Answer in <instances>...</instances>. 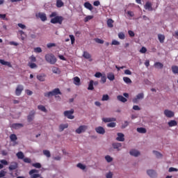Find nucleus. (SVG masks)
<instances>
[{"instance_id":"25","label":"nucleus","mask_w":178,"mask_h":178,"mask_svg":"<svg viewBox=\"0 0 178 178\" xmlns=\"http://www.w3.org/2000/svg\"><path fill=\"white\" fill-rule=\"evenodd\" d=\"M23 126H24L23 124L15 123V124H13L12 127H13V129H20V128L23 127Z\"/></svg>"},{"instance_id":"12","label":"nucleus","mask_w":178,"mask_h":178,"mask_svg":"<svg viewBox=\"0 0 178 178\" xmlns=\"http://www.w3.org/2000/svg\"><path fill=\"white\" fill-rule=\"evenodd\" d=\"M144 8L146 10H149V11L154 10V9L152 8V3L149 1L146 2Z\"/></svg>"},{"instance_id":"10","label":"nucleus","mask_w":178,"mask_h":178,"mask_svg":"<svg viewBox=\"0 0 178 178\" xmlns=\"http://www.w3.org/2000/svg\"><path fill=\"white\" fill-rule=\"evenodd\" d=\"M36 16H38L42 22H47V14L44 13H39Z\"/></svg>"},{"instance_id":"24","label":"nucleus","mask_w":178,"mask_h":178,"mask_svg":"<svg viewBox=\"0 0 178 178\" xmlns=\"http://www.w3.org/2000/svg\"><path fill=\"white\" fill-rule=\"evenodd\" d=\"M117 99L118 101H120V102H127V99H126L124 97H123L122 95H118L117 96Z\"/></svg>"},{"instance_id":"56","label":"nucleus","mask_w":178,"mask_h":178,"mask_svg":"<svg viewBox=\"0 0 178 178\" xmlns=\"http://www.w3.org/2000/svg\"><path fill=\"white\" fill-rule=\"evenodd\" d=\"M70 38L71 40V44L73 45V44H74V42L76 41V39L74 38V35H70Z\"/></svg>"},{"instance_id":"21","label":"nucleus","mask_w":178,"mask_h":178,"mask_svg":"<svg viewBox=\"0 0 178 178\" xmlns=\"http://www.w3.org/2000/svg\"><path fill=\"white\" fill-rule=\"evenodd\" d=\"M18 33L21 35V40L22 41H24L27 37V35H26V33H24V31H19Z\"/></svg>"},{"instance_id":"11","label":"nucleus","mask_w":178,"mask_h":178,"mask_svg":"<svg viewBox=\"0 0 178 178\" xmlns=\"http://www.w3.org/2000/svg\"><path fill=\"white\" fill-rule=\"evenodd\" d=\"M164 115L167 118H173V116H175V113H173V111H170V110H165L164 111Z\"/></svg>"},{"instance_id":"39","label":"nucleus","mask_w":178,"mask_h":178,"mask_svg":"<svg viewBox=\"0 0 178 178\" xmlns=\"http://www.w3.org/2000/svg\"><path fill=\"white\" fill-rule=\"evenodd\" d=\"M28 66L30 67L31 69H37V67H38L35 63H29Z\"/></svg>"},{"instance_id":"38","label":"nucleus","mask_w":178,"mask_h":178,"mask_svg":"<svg viewBox=\"0 0 178 178\" xmlns=\"http://www.w3.org/2000/svg\"><path fill=\"white\" fill-rule=\"evenodd\" d=\"M38 109H39V111H41L42 112H44L45 113H47V112H48V111H47V108H45V106H44L42 105L38 106Z\"/></svg>"},{"instance_id":"15","label":"nucleus","mask_w":178,"mask_h":178,"mask_svg":"<svg viewBox=\"0 0 178 178\" xmlns=\"http://www.w3.org/2000/svg\"><path fill=\"white\" fill-rule=\"evenodd\" d=\"M83 6L86 9H88V10H92V9H94V7H92V5L90 3V2L88 1L84 3Z\"/></svg>"},{"instance_id":"46","label":"nucleus","mask_w":178,"mask_h":178,"mask_svg":"<svg viewBox=\"0 0 178 178\" xmlns=\"http://www.w3.org/2000/svg\"><path fill=\"white\" fill-rule=\"evenodd\" d=\"M52 72L53 73H54L55 74H58L59 73V68L56 67H52Z\"/></svg>"},{"instance_id":"45","label":"nucleus","mask_w":178,"mask_h":178,"mask_svg":"<svg viewBox=\"0 0 178 178\" xmlns=\"http://www.w3.org/2000/svg\"><path fill=\"white\" fill-rule=\"evenodd\" d=\"M93 18H94V16H92V15H88V16H86L85 17L84 22H85V23H87V22H88L89 20H91Z\"/></svg>"},{"instance_id":"59","label":"nucleus","mask_w":178,"mask_h":178,"mask_svg":"<svg viewBox=\"0 0 178 178\" xmlns=\"http://www.w3.org/2000/svg\"><path fill=\"white\" fill-rule=\"evenodd\" d=\"M129 126V122L124 121V122L122 124V129H126Z\"/></svg>"},{"instance_id":"30","label":"nucleus","mask_w":178,"mask_h":178,"mask_svg":"<svg viewBox=\"0 0 178 178\" xmlns=\"http://www.w3.org/2000/svg\"><path fill=\"white\" fill-rule=\"evenodd\" d=\"M138 133H140L141 134H145L147 133V129L145 128L140 127L137 128Z\"/></svg>"},{"instance_id":"58","label":"nucleus","mask_w":178,"mask_h":178,"mask_svg":"<svg viewBox=\"0 0 178 178\" xmlns=\"http://www.w3.org/2000/svg\"><path fill=\"white\" fill-rule=\"evenodd\" d=\"M107 127H116V122H110L107 124Z\"/></svg>"},{"instance_id":"49","label":"nucleus","mask_w":178,"mask_h":178,"mask_svg":"<svg viewBox=\"0 0 178 178\" xmlns=\"http://www.w3.org/2000/svg\"><path fill=\"white\" fill-rule=\"evenodd\" d=\"M153 153L156 156V158H162V154L159 153L157 151H153Z\"/></svg>"},{"instance_id":"36","label":"nucleus","mask_w":178,"mask_h":178,"mask_svg":"<svg viewBox=\"0 0 178 178\" xmlns=\"http://www.w3.org/2000/svg\"><path fill=\"white\" fill-rule=\"evenodd\" d=\"M158 38H159V42L161 44H163V42H165V35L159 34L158 35Z\"/></svg>"},{"instance_id":"14","label":"nucleus","mask_w":178,"mask_h":178,"mask_svg":"<svg viewBox=\"0 0 178 178\" xmlns=\"http://www.w3.org/2000/svg\"><path fill=\"white\" fill-rule=\"evenodd\" d=\"M118 137L116 138L117 141H124V134L122 133L117 134Z\"/></svg>"},{"instance_id":"2","label":"nucleus","mask_w":178,"mask_h":178,"mask_svg":"<svg viewBox=\"0 0 178 178\" xmlns=\"http://www.w3.org/2000/svg\"><path fill=\"white\" fill-rule=\"evenodd\" d=\"M64 19H65L62 16H56L51 19L50 23H52V24H62V23H63Z\"/></svg>"},{"instance_id":"19","label":"nucleus","mask_w":178,"mask_h":178,"mask_svg":"<svg viewBox=\"0 0 178 178\" xmlns=\"http://www.w3.org/2000/svg\"><path fill=\"white\" fill-rule=\"evenodd\" d=\"M0 63L4 66H8V67H12V64L10 62L5 61L3 59H0Z\"/></svg>"},{"instance_id":"17","label":"nucleus","mask_w":178,"mask_h":178,"mask_svg":"<svg viewBox=\"0 0 178 178\" xmlns=\"http://www.w3.org/2000/svg\"><path fill=\"white\" fill-rule=\"evenodd\" d=\"M147 173L148 176H149V177H152V178H154L155 177V176H156V172H155V171L153 170H148L147 171Z\"/></svg>"},{"instance_id":"63","label":"nucleus","mask_w":178,"mask_h":178,"mask_svg":"<svg viewBox=\"0 0 178 178\" xmlns=\"http://www.w3.org/2000/svg\"><path fill=\"white\" fill-rule=\"evenodd\" d=\"M102 76H103L102 73H101V72H96L95 74V77H97V79H99Z\"/></svg>"},{"instance_id":"44","label":"nucleus","mask_w":178,"mask_h":178,"mask_svg":"<svg viewBox=\"0 0 178 178\" xmlns=\"http://www.w3.org/2000/svg\"><path fill=\"white\" fill-rule=\"evenodd\" d=\"M83 58H85L86 59H90L91 58V55L89 54L88 52L87 51H84L83 54Z\"/></svg>"},{"instance_id":"20","label":"nucleus","mask_w":178,"mask_h":178,"mask_svg":"<svg viewBox=\"0 0 178 178\" xmlns=\"http://www.w3.org/2000/svg\"><path fill=\"white\" fill-rule=\"evenodd\" d=\"M46 77L47 75H45V74H42L37 76V79L39 80V81H45Z\"/></svg>"},{"instance_id":"41","label":"nucleus","mask_w":178,"mask_h":178,"mask_svg":"<svg viewBox=\"0 0 178 178\" xmlns=\"http://www.w3.org/2000/svg\"><path fill=\"white\" fill-rule=\"evenodd\" d=\"M113 147L115 149H118L119 151V148L122 147V143H113Z\"/></svg>"},{"instance_id":"37","label":"nucleus","mask_w":178,"mask_h":178,"mask_svg":"<svg viewBox=\"0 0 178 178\" xmlns=\"http://www.w3.org/2000/svg\"><path fill=\"white\" fill-rule=\"evenodd\" d=\"M88 90H94V81H92V80L90 81V83H89V85L88 87Z\"/></svg>"},{"instance_id":"28","label":"nucleus","mask_w":178,"mask_h":178,"mask_svg":"<svg viewBox=\"0 0 178 178\" xmlns=\"http://www.w3.org/2000/svg\"><path fill=\"white\" fill-rule=\"evenodd\" d=\"M102 120H103V122H104V123H109V122H115L116 120V119L106 118H103Z\"/></svg>"},{"instance_id":"50","label":"nucleus","mask_w":178,"mask_h":178,"mask_svg":"<svg viewBox=\"0 0 178 178\" xmlns=\"http://www.w3.org/2000/svg\"><path fill=\"white\" fill-rule=\"evenodd\" d=\"M32 166H33V168H36L37 169H40L41 163H33Z\"/></svg>"},{"instance_id":"40","label":"nucleus","mask_w":178,"mask_h":178,"mask_svg":"<svg viewBox=\"0 0 178 178\" xmlns=\"http://www.w3.org/2000/svg\"><path fill=\"white\" fill-rule=\"evenodd\" d=\"M123 81H124V83H126L127 84H131V79H130V78L127 77V76H124L123 77Z\"/></svg>"},{"instance_id":"64","label":"nucleus","mask_w":178,"mask_h":178,"mask_svg":"<svg viewBox=\"0 0 178 178\" xmlns=\"http://www.w3.org/2000/svg\"><path fill=\"white\" fill-rule=\"evenodd\" d=\"M140 54H145V52H147V48L143 47L140 49Z\"/></svg>"},{"instance_id":"35","label":"nucleus","mask_w":178,"mask_h":178,"mask_svg":"<svg viewBox=\"0 0 178 178\" xmlns=\"http://www.w3.org/2000/svg\"><path fill=\"white\" fill-rule=\"evenodd\" d=\"M65 3L62 1V0H57L56 1V6L57 8H62V6H64Z\"/></svg>"},{"instance_id":"31","label":"nucleus","mask_w":178,"mask_h":178,"mask_svg":"<svg viewBox=\"0 0 178 178\" xmlns=\"http://www.w3.org/2000/svg\"><path fill=\"white\" fill-rule=\"evenodd\" d=\"M10 140L13 143H15L17 140V136H16V134H13L11 135H10Z\"/></svg>"},{"instance_id":"51","label":"nucleus","mask_w":178,"mask_h":178,"mask_svg":"<svg viewBox=\"0 0 178 178\" xmlns=\"http://www.w3.org/2000/svg\"><path fill=\"white\" fill-rule=\"evenodd\" d=\"M101 83H102L103 84H105V83H106V76L103 75L101 76Z\"/></svg>"},{"instance_id":"61","label":"nucleus","mask_w":178,"mask_h":178,"mask_svg":"<svg viewBox=\"0 0 178 178\" xmlns=\"http://www.w3.org/2000/svg\"><path fill=\"white\" fill-rule=\"evenodd\" d=\"M0 19H2V20H8V18H6V14H0Z\"/></svg>"},{"instance_id":"29","label":"nucleus","mask_w":178,"mask_h":178,"mask_svg":"<svg viewBox=\"0 0 178 178\" xmlns=\"http://www.w3.org/2000/svg\"><path fill=\"white\" fill-rule=\"evenodd\" d=\"M154 67H156V69H163V64H162L160 62H156L154 63Z\"/></svg>"},{"instance_id":"22","label":"nucleus","mask_w":178,"mask_h":178,"mask_svg":"<svg viewBox=\"0 0 178 178\" xmlns=\"http://www.w3.org/2000/svg\"><path fill=\"white\" fill-rule=\"evenodd\" d=\"M74 84H75V86H81V83L79 76L74 77Z\"/></svg>"},{"instance_id":"9","label":"nucleus","mask_w":178,"mask_h":178,"mask_svg":"<svg viewBox=\"0 0 178 178\" xmlns=\"http://www.w3.org/2000/svg\"><path fill=\"white\" fill-rule=\"evenodd\" d=\"M34 173H38V170H35V169H33V170H31L30 172H29V175L31 176V178H38V177H40V174H34Z\"/></svg>"},{"instance_id":"42","label":"nucleus","mask_w":178,"mask_h":178,"mask_svg":"<svg viewBox=\"0 0 178 178\" xmlns=\"http://www.w3.org/2000/svg\"><path fill=\"white\" fill-rule=\"evenodd\" d=\"M172 70L174 74H178V67L177 65H173L172 67Z\"/></svg>"},{"instance_id":"57","label":"nucleus","mask_w":178,"mask_h":178,"mask_svg":"<svg viewBox=\"0 0 178 178\" xmlns=\"http://www.w3.org/2000/svg\"><path fill=\"white\" fill-rule=\"evenodd\" d=\"M109 99V95H104L102 101H108Z\"/></svg>"},{"instance_id":"4","label":"nucleus","mask_w":178,"mask_h":178,"mask_svg":"<svg viewBox=\"0 0 178 178\" xmlns=\"http://www.w3.org/2000/svg\"><path fill=\"white\" fill-rule=\"evenodd\" d=\"M88 127L86 125H81L79 128H77L75 131L76 134H81V133H84L86 130H87Z\"/></svg>"},{"instance_id":"60","label":"nucleus","mask_w":178,"mask_h":178,"mask_svg":"<svg viewBox=\"0 0 178 178\" xmlns=\"http://www.w3.org/2000/svg\"><path fill=\"white\" fill-rule=\"evenodd\" d=\"M44 97H47V98H49V97H54L52 95V92H47L46 93H44Z\"/></svg>"},{"instance_id":"32","label":"nucleus","mask_w":178,"mask_h":178,"mask_svg":"<svg viewBox=\"0 0 178 178\" xmlns=\"http://www.w3.org/2000/svg\"><path fill=\"white\" fill-rule=\"evenodd\" d=\"M35 62H37V58L34 55H32L29 57V63H35Z\"/></svg>"},{"instance_id":"48","label":"nucleus","mask_w":178,"mask_h":178,"mask_svg":"<svg viewBox=\"0 0 178 178\" xmlns=\"http://www.w3.org/2000/svg\"><path fill=\"white\" fill-rule=\"evenodd\" d=\"M105 159L108 163L112 162V161H113V159L112 157H111V156H109V155L106 156Z\"/></svg>"},{"instance_id":"1","label":"nucleus","mask_w":178,"mask_h":178,"mask_svg":"<svg viewBox=\"0 0 178 178\" xmlns=\"http://www.w3.org/2000/svg\"><path fill=\"white\" fill-rule=\"evenodd\" d=\"M46 62L50 65H55L56 63V57L53 54H47L44 56Z\"/></svg>"},{"instance_id":"3","label":"nucleus","mask_w":178,"mask_h":178,"mask_svg":"<svg viewBox=\"0 0 178 178\" xmlns=\"http://www.w3.org/2000/svg\"><path fill=\"white\" fill-rule=\"evenodd\" d=\"M74 113V110L71 109L70 111H66L64 112V115L67 118V119H74V115L73 114Z\"/></svg>"},{"instance_id":"6","label":"nucleus","mask_w":178,"mask_h":178,"mask_svg":"<svg viewBox=\"0 0 178 178\" xmlns=\"http://www.w3.org/2000/svg\"><path fill=\"white\" fill-rule=\"evenodd\" d=\"M144 99V93H139L136 95V97L132 99V102H134V104H137L138 102V99Z\"/></svg>"},{"instance_id":"23","label":"nucleus","mask_w":178,"mask_h":178,"mask_svg":"<svg viewBox=\"0 0 178 178\" xmlns=\"http://www.w3.org/2000/svg\"><path fill=\"white\" fill-rule=\"evenodd\" d=\"M69 127L68 124H61L59 126V131H63L65 129H67Z\"/></svg>"},{"instance_id":"33","label":"nucleus","mask_w":178,"mask_h":178,"mask_svg":"<svg viewBox=\"0 0 178 178\" xmlns=\"http://www.w3.org/2000/svg\"><path fill=\"white\" fill-rule=\"evenodd\" d=\"M17 157L18 159H24V154H23V152H18L17 153Z\"/></svg>"},{"instance_id":"55","label":"nucleus","mask_w":178,"mask_h":178,"mask_svg":"<svg viewBox=\"0 0 178 178\" xmlns=\"http://www.w3.org/2000/svg\"><path fill=\"white\" fill-rule=\"evenodd\" d=\"M95 42H97V44H104V40H101L99 38H95Z\"/></svg>"},{"instance_id":"47","label":"nucleus","mask_w":178,"mask_h":178,"mask_svg":"<svg viewBox=\"0 0 178 178\" xmlns=\"http://www.w3.org/2000/svg\"><path fill=\"white\" fill-rule=\"evenodd\" d=\"M34 52H35L36 54H41V52H42V49H41V47H35L34 49Z\"/></svg>"},{"instance_id":"7","label":"nucleus","mask_w":178,"mask_h":178,"mask_svg":"<svg viewBox=\"0 0 178 178\" xmlns=\"http://www.w3.org/2000/svg\"><path fill=\"white\" fill-rule=\"evenodd\" d=\"M51 94L53 95V97H56V98H60V97L59 96H56V95H62V92H60V90H59V88H55L51 91Z\"/></svg>"},{"instance_id":"18","label":"nucleus","mask_w":178,"mask_h":178,"mask_svg":"<svg viewBox=\"0 0 178 178\" xmlns=\"http://www.w3.org/2000/svg\"><path fill=\"white\" fill-rule=\"evenodd\" d=\"M129 154L132 156H138V155H140V152H138V150H136V149H131L129 152Z\"/></svg>"},{"instance_id":"53","label":"nucleus","mask_w":178,"mask_h":178,"mask_svg":"<svg viewBox=\"0 0 178 178\" xmlns=\"http://www.w3.org/2000/svg\"><path fill=\"white\" fill-rule=\"evenodd\" d=\"M23 161L25 163H31V159L30 158H27V157L24 158Z\"/></svg>"},{"instance_id":"27","label":"nucleus","mask_w":178,"mask_h":178,"mask_svg":"<svg viewBox=\"0 0 178 178\" xmlns=\"http://www.w3.org/2000/svg\"><path fill=\"white\" fill-rule=\"evenodd\" d=\"M168 126L169 127H174L175 126H177V122L175 120H170L168 122Z\"/></svg>"},{"instance_id":"54","label":"nucleus","mask_w":178,"mask_h":178,"mask_svg":"<svg viewBox=\"0 0 178 178\" xmlns=\"http://www.w3.org/2000/svg\"><path fill=\"white\" fill-rule=\"evenodd\" d=\"M77 168H79V169H81L82 170H84V169H86V165L79 163L77 164Z\"/></svg>"},{"instance_id":"43","label":"nucleus","mask_w":178,"mask_h":178,"mask_svg":"<svg viewBox=\"0 0 178 178\" xmlns=\"http://www.w3.org/2000/svg\"><path fill=\"white\" fill-rule=\"evenodd\" d=\"M43 154L47 156V158H51V152L49 150H43Z\"/></svg>"},{"instance_id":"26","label":"nucleus","mask_w":178,"mask_h":178,"mask_svg":"<svg viewBox=\"0 0 178 178\" xmlns=\"http://www.w3.org/2000/svg\"><path fill=\"white\" fill-rule=\"evenodd\" d=\"M107 79H108L110 81H113V80H115V74L112 72L107 74Z\"/></svg>"},{"instance_id":"13","label":"nucleus","mask_w":178,"mask_h":178,"mask_svg":"<svg viewBox=\"0 0 178 178\" xmlns=\"http://www.w3.org/2000/svg\"><path fill=\"white\" fill-rule=\"evenodd\" d=\"M95 131L97 132L98 134H105V129L102 127H96Z\"/></svg>"},{"instance_id":"16","label":"nucleus","mask_w":178,"mask_h":178,"mask_svg":"<svg viewBox=\"0 0 178 178\" xmlns=\"http://www.w3.org/2000/svg\"><path fill=\"white\" fill-rule=\"evenodd\" d=\"M17 168H18L17 163L14 162V163H11V164L8 167V169L9 170H16Z\"/></svg>"},{"instance_id":"52","label":"nucleus","mask_w":178,"mask_h":178,"mask_svg":"<svg viewBox=\"0 0 178 178\" xmlns=\"http://www.w3.org/2000/svg\"><path fill=\"white\" fill-rule=\"evenodd\" d=\"M5 176H6V171L3 170H1L0 171V178H3V177H5Z\"/></svg>"},{"instance_id":"8","label":"nucleus","mask_w":178,"mask_h":178,"mask_svg":"<svg viewBox=\"0 0 178 178\" xmlns=\"http://www.w3.org/2000/svg\"><path fill=\"white\" fill-rule=\"evenodd\" d=\"M35 115V111H31L29 115L27 116V121L29 123H31V122H33L34 120V116Z\"/></svg>"},{"instance_id":"5","label":"nucleus","mask_w":178,"mask_h":178,"mask_svg":"<svg viewBox=\"0 0 178 178\" xmlns=\"http://www.w3.org/2000/svg\"><path fill=\"white\" fill-rule=\"evenodd\" d=\"M23 90H24V88L22 85H18L17 86L15 90V95H17V97H19L22 95Z\"/></svg>"},{"instance_id":"62","label":"nucleus","mask_w":178,"mask_h":178,"mask_svg":"<svg viewBox=\"0 0 178 178\" xmlns=\"http://www.w3.org/2000/svg\"><path fill=\"white\" fill-rule=\"evenodd\" d=\"M118 37L120 40H124V33H118Z\"/></svg>"},{"instance_id":"34","label":"nucleus","mask_w":178,"mask_h":178,"mask_svg":"<svg viewBox=\"0 0 178 178\" xmlns=\"http://www.w3.org/2000/svg\"><path fill=\"white\" fill-rule=\"evenodd\" d=\"M107 26L110 29H112V27H113V20L112 19H108L107 20Z\"/></svg>"}]
</instances>
